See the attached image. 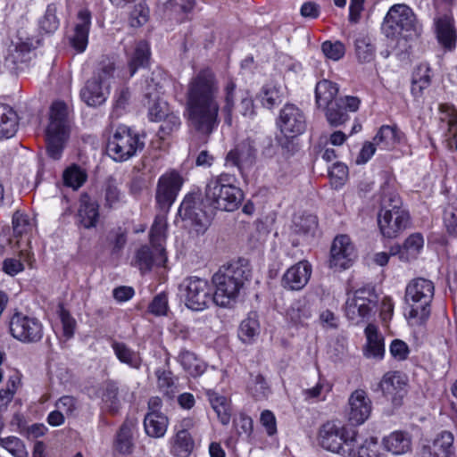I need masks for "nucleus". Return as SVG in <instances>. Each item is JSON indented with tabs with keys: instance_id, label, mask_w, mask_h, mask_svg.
<instances>
[{
	"instance_id": "nucleus-52",
	"label": "nucleus",
	"mask_w": 457,
	"mask_h": 457,
	"mask_svg": "<svg viewBox=\"0 0 457 457\" xmlns=\"http://www.w3.org/2000/svg\"><path fill=\"white\" fill-rule=\"evenodd\" d=\"M317 217L312 214L299 215L294 219V232L299 235L312 234L317 228Z\"/></svg>"
},
{
	"instance_id": "nucleus-11",
	"label": "nucleus",
	"mask_w": 457,
	"mask_h": 457,
	"mask_svg": "<svg viewBox=\"0 0 457 457\" xmlns=\"http://www.w3.org/2000/svg\"><path fill=\"white\" fill-rule=\"evenodd\" d=\"M9 332L13 338L23 344H37L44 337V325L33 315L16 312L10 318Z\"/></svg>"
},
{
	"instance_id": "nucleus-24",
	"label": "nucleus",
	"mask_w": 457,
	"mask_h": 457,
	"mask_svg": "<svg viewBox=\"0 0 457 457\" xmlns=\"http://www.w3.org/2000/svg\"><path fill=\"white\" fill-rule=\"evenodd\" d=\"M90 25V12L87 10L79 11L73 34L70 37L71 46L78 53H83L87 46Z\"/></svg>"
},
{
	"instance_id": "nucleus-5",
	"label": "nucleus",
	"mask_w": 457,
	"mask_h": 457,
	"mask_svg": "<svg viewBox=\"0 0 457 457\" xmlns=\"http://www.w3.org/2000/svg\"><path fill=\"white\" fill-rule=\"evenodd\" d=\"M357 430L335 421H327L318 433L320 445L343 457L355 455L359 443Z\"/></svg>"
},
{
	"instance_id": "nucleus-60",
	"label": "nucleus",
	"mask_w": 457,
	"mask_h": 457,
	"mask_svg": "<svg viewBox=\"0 0 457 457\" xmlns=\"http://www.w3.org/2000/svg\"><path fill=\"white\" fill-rule=\"evenodd\" d=\"M33 224L29 217L21 212H15L12 216V228L15 237H21L32 230Z\"/></svg>"
},
{
	"instance_id": "nucleus-40",
	"label": "nucleus",
	"mask_w": 457,
	"mask_h": 457,
	"mask_svg": "<svg viewBox=\"0 0 457 457\" xmlns=\"http://www.w3.org/2000/svg\"><path fill=\"white\" fill-rule=\"evenodd\" d=\"M150 46L145 41H139L129 60V75L132 77L139 68H145L150 59Z\"/></svg>"
},
{
	"instance_id": "nucleus-20",
	"label": "nucleus",
	"mask_w": 457,
	"mask_h": 457,
	"mask_svg": "<svg viewBox=\"0 0 457 457\" xmlns=\"http://www.w3.org/2000/svg\"><path fill=\"white\" fill-rule=\"evenodd\" d=\"M406 381L399 372H388L384 375L379 383V387L384 395L389 399L395 406H400L406 395Z\"/></svg>"
},
{
	"instance_id": "nucleus-56",
	"label": "nucleus",
	"mask_w": 457,
	"mask_h": 457,
	"mask_svg": "<svg viewBox=\"0 0 457 457\" xmlns=\"http://www.w3.org/2000/svg\"><path fill=\"white\" fill-rule=\"evenodd\" d=\"M161 121L162 122L159 128L157 135L162 140L165 139L166 137L177 131L181 125L179 116L173 112H168Z\"/></svg>"
},
{
	"instance_id": "nucleus-23",
	"label": "nucleus",
	"mask_w": 457,
	"mask_h": 457,
	"mask_svg": "<svg viewBox=\"0 0 457 457\" xmlns=\"http://www.w3.org/2000/svg\"><path fill=\"white\" fill-rule=\"evenodd\" d=\"M454 437L449 431H442L431 445L422 446L421 457H451L454 453Z\"/></svg>"
},
{
	"instance_id": "nucleus-3",
	"label": "nucleus",
	"mask_w": 457,
	"mask_h": 457,
	"mask_svg": "<svg viewBox=\"0 0 457 457\" xmlns=\"http://www.w3.org/2000/svg\"><path fill=\"white\" fill-rule=\"evenodd\" d=\"M251 273L250 263L244 258L220 267L212 279L215 287L213 303L221 307H228L235 303Z\"/></svg>"
},
{
	"instance_id": "nucleus-28",
	"label": "nucleus",
	"mask_w": 457,
	"mask_h": 457,
	"mask_svg": "<svg viewBox=\"0 0 457 457\" xmlns=\"http://www.w3.org/2000/svg\"><path fill=\"white\" fill-rule=\"evenodd\" d=\"M403 138L404 134L397 126L383 125L373 137V141L381 149L389 150L401 143Z\"/></svg>"
},
{
	"instance_id": "nucleus-26",
	"label": "nucleus",
	"mask_w": 457,
	"mask_h": 457,
	"mask_svg": "<svg viewBox=\"0 0 457 457\" xmlns=\"http://www.w3.org/2000/svg\"><path fill=\"white\" fill-rule=\"evenodd\" d=\"M79 223L85 228H96L99 219V205L87 193H83L79 197V207L78 210Z\"/></svg>"
},
{
	"instance_id": "nucleus-61",
	"label": "nucleus",
	"mask_w": 457,
	"mask_h": 457,
	"mask_svg": "<svg viewBox=\"0 0 457 457\" xmlns=\"http://www.w3.org/2000/svg\"><path fill=\"white\" fill-rule=\"evenodd\" d=\"M444 223L450 235H457V199H453L445 208Z\"/></svg>"
},
{
	"instance_id": "nucleus-2",
	"label": "nucleus",
	"mask_w": 457,
	"mask_h": 457,
	"mask_svg": "<svg viewBox=\"0 0 457 457\" xmlns=\"http://www.w3.org/2000/svg\"><path fill=\"white\" fill-rule=\"evenodd\" d=\"M219 80L210 68L201 69L187 89V121L191 129L208 138L219 127Z\"/></svg>"
},
{
	"instance_id": "nucleus-59",
	"label": "nucleus",
	"mask_w": 457,
	"mask_h": 457,
	"mask_svg": "<svg viewBox=\"0 0 457 457\" xmlns=\"http://www.w3.org/2000/svg\"><path fill=\"white\" fill-rule=\"evenodd\" d=\"M0 445L15 457L28 456L23 442L16 436L0 437Z\"/></svg>"
},
{
	"instance_id": "nucleus-22",
	"label": "nucleus",
	"mask_w": 457,
	"mask_h": 457,
	"mask_svg": "<svg viewBox=\"0 0 457 457\" xmlns=\"http://www.w3.org/2000/svg\"><path fill=\"white\" fill-rule=\"evenodd\" d=\"M256 154L257 149L253 142L250 139H246L228 153L226 163L235 166L242 171L245 167H250L254 163Z\"/></svg>"
},
{
	"instance_id": "nucleus-55",
	"label": "nucleus",
	"mask_w": 457,
	"mask_h": 457,
	"mask_svg": "<svg viewBox=\"0 0 457 457\" xmlns=\"http://www.w3.org/2000/svg\"><path fill=\"white\" fill-rule=\"evenodd\" d=\"M57 6L55 4H50L46 7V11L40 20V28L46 33H54L60 25V21L56 15Z\"/></svg>"
},
{
	"instance_id": "nucleus-58",
	"label": "nucleus",
	"mask_w": 457,
	"mask_h": 457,
	"mask_svg": "<svg viewBox=\"0 0 457 457\" xmlns=\"http://www.w3.org/2000/svg\"><path fill=\"white\" fill-rule=\"evenodd\" d=\"M248 390L255 400H262L267 398L270 393V387L261 374L253 377L248 384Z\"/></svg>"
},
{
	"instance_id": "nucleus-14",
	"label": "nucleus",
	"mask_w": 457,
	"mask_h": 457,
	"mask_svg": "<svg viewBox=\"0 0 457 457\" xmlns=\"http://www.w3.org/2000/svg\"><path fill=\"white\" fill-rule=\"evenodd\" d=\"M277 124L286 137L294 138L305 131L306 118L300 108L287 104L280 110Z\"/></svg>"
},
{
	"instance_id": "nucleus-43",
	"label": "nucleus",
	"mask_w": 457,
	"mask_h": 457,
	"mask_svg": "<svg viewBox=\"0 0 457 457\" xmlns=\"http://www.w3.org/2000/svg\"><path fill=\"white\" fill-rule=\"evenodd\" d=\"M260 323L255 312H251L248 316L240 323L238 337L244 343H252L259 335Z\"/></svg>"
},
{
	"instance_id": "nucleus-9",
	"label": "nucleus",
	"mask_w": 457,
	"mask_h": 457,
	"mask_svg": "<svg viewBox=\"0 0 457 457\" xmlns=\"http://www.w3.org/2000/svg\"><path fill=\"white\" fill-rule=\"evenodd\" d=\"M378 303L375 286L367 284L348 294L345 304V316L356 324L368 321L375 315Z\"/></svg>"
},
{
	"instance_id": "nucleus-41",
	"label": "nucleus",
	"mask_w": 457,
	"mask_h": 457,
	"mask_svg": "<svg viewBox=\"0 0 457 457\" xmlns=\"http://www.w3.org/2000/svg\"><path fill=\"white\" fill-rule=\"evenodd\" d=\"M195 447L191 434L175 432L170 439V452L175 457H188Z\"/></svg>"
},
{
	"instance_id": "nucleus-18",
	"label": "nucleus",
	"mask_w": 457,
	"mask_h": 457,
	"mask_svg": "<svg viewBox=\"0 0 457 457\" xmlns=\"http://www.w3.org/2000/svg\"><path fill=\"white\" fill-rule=\"evenodd\" d=\"M372 403L363 389L354 390L348 398L347 415L349 420L361 425L368 420L371 413Z\"/></svg>"
},
{
	"instance_id": "nucleus-29",
	"label": "nucleus",
	"mask_w": 457,
	"mask_h": 457,
	"mask_svg": "<svg viewBox=\"0 0 457 457\" xmlns=\"http://www.w3.org/2000/svg\"><path fill=\"white\" fill-rule=\"evenodd\" d=\"M383 445L393 454H404L411 449V438L408 433L395 431L383 438Z\"/></svg>"
},
{
	"instance_id": "nucleus-35",
	"label": "nucleus",
	"mask_w": 457,
	"mask_h": 457,
	"mask_svg": "<svg viewBox=\"0 0 457 457\" xmlns=\"http://www.w3.org/2000/svg\"><path fill=\"white\" fill-rule=\"evenodd\" d=\"M168 424V418L162 412H147L144 419L145 433L155 438L165 435Z\"/></svg>"
},
{
	"instance_id": "nucleus-57",
	"label": "nucleus",
	"mask_w": 457,
	"mask_h": 457,
	"mask_svg": "<svg viewBox=\"0 0 457 457\" xmlns=\"http://www.w3.org/2000/svg\"><path fill=\"white\" fill-rule=\"evenodd\" d=\"M355 52L361 62H370L375 56V46L367 37H359L355 40Z\"/></svg>"
},
{
	"instance_id": "nucleus-37",
	"label": "nucleus",
	"mask_w": 457,
	"mask_h": 457,
	"mask_svg": "<svg viewBox=\"0 0 457 457\" xmlns=\"http://www.w3.org/2000/svg\"><path fill=\"white\" fill-rule=\"evenodd\" d=\"M431 84V69L427 63L419 64L413 73L411 79V94L415 97L423 95V90L428 88Z\"/></svg>"
},
{
	"instance_id": "nucleus-47",
	"label": "nucleus",
	"mask_w": 457,
	"mask_h": 457,
	"mask_svg": "<svg viewBox=\"0 0 457 457\" xmlns=\"http://www.w3.org/2000/svg\"><path fill=\"white\" fill-rule=\"evenodd\" d=\"M424 239L420 233L410 235L404 241L403 249L400 251L401 259L409 261L415 259L423 248Z\"/></svg>"
},
{
	"instance_id": "nucleus-16",
	"label": "nucleus",
	"mask_w": 457,
	"mask_h": 457,
	"mask_svg": "<svg viewBox=\"0 0 457 457\" xmlns=\"http://www.w3.org/2000/svg\"><path fill=\"white\" fill-rule=\"evenodd\" d=\"M361 100L357 96L339 97L325 106V116L331 127H339L349 120L348 112H354L360 107Z\"/></svg>"
},
{
	"instance_id": "nucleus-12",
	"label": "nucleus",
	"mask_w": 457,
	"mask_h": 457,
	"mask_svg": "<svg viewBox=\"0 0 457 457\" xmlns=\"http://www.w3.org/2000/svg\"><path fill=\"white\" fill-rule=\"evenodd\" d=\"M185 304L193 311L206 309L213 302L212 288L209 282L199 277L186 278L180 285Z\"/></svg>"
},
{
	"instance_id": "nucleus-62",
	"label": "nucleus",
	"mask_w": 457,
	"mask_h": 457,
	"mask_svg": "<svg viewBox=\"0 0 457 457\" xmlns=\"http://www.w3.org/2000/svg\"><path fill=\"white\" fill-rule=\"evenodd\" d=\"M321 50L326 57L333 61L342 59L345 54V46L340 41H325L321 45Z\"/></svg>"
},
{
	"instance_id": "nucleus-38",
	"label": "nucleus",
	"mask_w": 457,
	"mask_h": 457,
	"mask_svg": "<svg viewBox=\"0 0 457 457\" xmlns=\"http://www.w3.org/2000/svg\"><path fill=\"white\" fill-rule=\"evenodd\" d=\"M177 359L184 370L192 377L202 375L206 369L205 363L195 353L187 349H182Z\"/></svg>"
},
{
	"instance_id": "nucleus-63",
	"label": "nucleus",
	"mask_w": 457,
	"mask_h": 457,
	"mask_svg": "<svg viewBox=\"0 0 457 457\" xmlns=\"http://www.w3.org/2000/svg\"><path fill=\"white\" fill-rule=\"evenodd\" d=\"M168 309V297L165 293L155 295L148 305V312L154 316L166 315Z\"/></svg>"
},
{
	"instance_id": "nucleus-13",
	"label": "nucleus",
	"mask_w": 457,
	"mask_h": 457,
	"mask_svg": "<svg viewBox=\"0 0 457 457\" xmlns=\"http://www.w3.org/2000/svg\"><path fill=\"white\" fill-rule=\"evenodd\" d=\"M182 185L183 179L176 170L165 172L159 178L155 192V201L161 212H169L171 205L176 201Z\"/></svg>"
},
{
	"instance_id": "nucleus-50",
	"label": "nucleus",
	"mask_w": 457,
	"mask_h": 457,
	"mask_svg": "<svg viewBox=\"0 0 457 457\" xmlns=\"http://www.w3.org/2000/svg\"><path fill=\"white\" fill-rule=\"evenodd\" d=\"M116 450L122 453L128 454L132 452V424L125 421L120 428L115 440Z\"/></svg>"
},
{
	"instance_id": "nucleus-30",
	"label": "nucleus",
	"mask_w": 457,
	"mask_h": 457,
	"mask_svg": "<svg viewBox=\"0 0 457 457\" xmlns=\"http://www.w3.org/2000/svg\"><path fill=\"white\" fill-rule=\"evenodd\" d=\"M367 338L364 354L367 357L382 358L385 353L384 338L376 325L369 323L364 329Z\"/></svg>"
},
{
	"instance_id": "nucleus-17",
	"label": "nucleus",
	"mask_w": 457,
	"mask_h": 457,
	"mask_svg": "<svg viewBox=\"0 0 457 457\" xmlns=\"http://www.w3.org/2000/svg\"><path fill=\"white\" fill-rule=\"evenodd\" d=\"M162 88L160 82L154 81V79L146 80L145 89V105L148 109V118L151 121H161L164 115L169 112L168 104L163 101L161 96V89Z\"/></svg>"
},
{
	"instance_id": "nucleus-8",
	"label": "nucleus",
	"mask_w": 457,
	"mask_h": 457,
	"mask_svg": "<svg viewBox=\"0 0 457 457\" xmlns=\"http://www.w3.org/2000/svg\"><path fill=\"white\" fill-rule=\"evenodd\" d=\"M68 111L65 103L54 102L51 106L50 122L46 129V150L49 157L59 160L69 136Z\"/></svg>"
},
{
	"instance_id": "nucleus-21",
	"label": "nucleus",
	"mask_w": 457,
	"mask_h": 457,
	"mask_svg": "<svg viewBox=\"0 0 457 457\" xmlns=\"http://www.w3.org/2000/svg\"><path fill=\"white\" fill-rule=\"evenodd\" d=\"M312 265L307 261H301L291 266L282 277L281 285L288 290L298 291L308 283L312 275Z\"/></svg>"
},
{
	"instance_id": "nucleus-10",
	"label": "nucleus",
	"mask_w": 457,
	"mask_h": 457,
	"mask_svg": "<svg viewBox=\"0 0 457 457\" xmlns=\"http://www.w3.org/2000/svg\"><path fill=\"white\" fill-rule=\"evenodd\" d=\"M144 141L140 135L126 125L116 128L107 142L108 155L116 162H125L143 150Z\"/></svg>"
},
{
	"instance_id": "nucleus-1",
	"label": "nucleus",
	"mask_w": 457,
	"mask_h": 457,
	"mask_svg": "<svg viewBox=\"0 0 457 457\" xmlns=\"http://www.w3.org/2000/svg\"><path fill=\"white\" fill-rule=\"evenodd\" d=\"M236 175L222 172L217 176H212L206 182L204 199L203 204L210 210H204L196 204V196L188 194L183 199L179 214L189 220L196 227V230H204L209 225L213 210L233 212L237 210L244 200V193L237 185Z\"/></svg>"
},
{
	"instance_id": "nucleus-15",
	"label": "nucleus",
	"mask_w": 457,
	"mask_h": 457,
	"mask_svg": "<svg viewBox=\"0 0 457 457\" xmlns=\"http://www.w3.org/2000/svg\"><path fill=\"white\" fill-rule=\"evenodd\" d=\"M378 224L384 237L395 238L411 225V216L408 211L378 212Z\"/></svg>"
},
{
	"instance_id": "nucleus-34",
	"label": "nucleus",
	"mask_w": 457,
	"mask_h": 457,
	"mask_svg": "<svg viewBox=\"0 0 457 457\" xmlns=\"http://www.w3.org/2000/svg\"><path fill=\"white\" fill-rule=\"evenodd\" d=\"M154 374L158 390L168 399H173L179 393V378L170 370L157 369Z\"/></svg>"
},
{
	"instance_id": "nucleus-51",
	"label": "nucleus",
	"mask_w": 457,
	"mask_h": 457,
	"mask_svg": "<svg viewBox=\"0 0 457 457\" xmlns=\"http://www.w3.org/2000/svg\"><path fill=\"white\" fill-rule=\"evenodd\" d=\"M157 257V252H155V256H154L150 247L148 245H143L137 250L136 253V265L142 272L148 271L152 269L154 263L158 265L164 264V262H161L160 257Z\"/></svg>"
},
{
	"instance_id": "nucleus-36",
	"label": "nucleus",
	"mask_w": 457,
	"mask_h": 457,
	"mask_svg": "<svg viewBox=\"0 0 457 457\" xmlns=\"http://www.w3.org/2000/svg\"><path fill=\"white\" fill-rule=\"evenodd\" d=\"M30 51L31 44L29 43L21 42L12 44L8 47L7 54L4 58L5 65L11 70L18 68L20 63H23L28 61Z\"/></svg>"
},
{
	"instance_id": "nucleus-33",
	"label": "nucleus",
	"mask_w": 457,
	"mask_h": 457,
	"mask_svg": "<svg viewBox=\"0 0 457 457\" xmlns=\"http://www.w3.org/2000/svg\"><path fill=\"white\" fill-rule=\"evenodd\" d=\"M18 129V116L7 104H0V140L10 138Z\"/></svg>"
},
{
	"instance_id": "nucleus-64",
	"label": "nucleus",
	"mask_w": 457,
	"mask_h": 457,
	"mask_svg": "<svg viewBox=\"0 0 457 457\" xmlns=\"http://www.w3.org/2000/svg\"><path fill=\"white\" fill-rule=\"evenodd\" d=\"M359 457H382L380 446L376 438L371 437L357 448Z\"/></svg>"
},
{
	"instance_id": "nucleus-54",
	"label": "nucleus",
	"mask_w": 457,
	"mask_h": 457,
	"mask_svg": "<svg viewBox=\"0 0 457 457\" xmlns=\"http://www.w3.org/2000/svg\"><path fill=\"white\" fill-rule=\"evenodd\" d=\"M122 198V194L118 187L116 179L109 177L104 184V205L108 208L115 207Z\"/></svg>"
},
{
	"instance_id": "nucleus-7",
	"label": "nucleus",
	"mask_w": 457,
	"mask_h": 457,
	"mask_svg": "<svg viewBox=\"0 0 457 457\" xmlns=\"http://www.w3.org/2000/svg\"><path fill=\"white\" fill-rule=\"evenodd\" d=\"M382 29L387 37L401 36L411 39L421 34L422 27L409 6L395 4L386 13Z\"/></svg>"
},
{
	"instance_id": "nucleus-4",
	"label": "nucleus",
	"mask_w": 457,
	"mask_h": 457,
	"mask_svg": "<svg viewBox=\"0 0 457 457\" xmlns=\"http://www.w3.org/2000/svg\"><path fill=\"white\" fill-rule=\"evenodd\" d=\"M435 295L434 283L425 278H415L405 288L404 301L409 307L406 314L412 326L424 325L431 314V303Z\"/></svg>"
},
{
	"instance_id": "nucleus-31",
	"label": "nucleus",
	"mask_w": 457,
	"mask_h": 457,
	"mask_svg": "<svg viewBox=\"0 0 457 457\" xmlns=\"http://www.w3.org/2000/svg\"><path fill=\"white\" fill-rule=\"evenodd\" d=\"M242 92H246L244 89H237V85L233 79H228L223 87V107L222 112L225 116V123L228 125L232 124V115L236 108V102L239 101V95Z\"/></svg>"
},
{
	"instance_id": "nucleus-19",
	"label": "nucleus",
	"mask_w": 457,
	"mask_h": 457,
	"mask_svg": "<svg viewBox=\"0 0 457 457\" xmlns=\"http://www.w3.org/2000/svg\"><path fill=\"white\" fill-rule=\"evenodd\" d=\"M355 257L354 248L350 238L345 235L337 237L330 250V266L347 269Z\"/></svg>"
},
{
	"instance_id": "nucleus-39",
	"label": "nucleus",
	"mask_w": 457,
	"mask_h": 457,
	"mask_svg": "<svg viewBox=\"0 0 457 457\" xmlns=\"http://www.w3.org/2000/svg\"><path fill=\"white\" fill-rule=\"evenodd\" d=\"M338 87L336 83L322 79L316 84L315 100L319 107H325L334 102L338 94Z\"/></svg>"
},
{
	"instance_id": "nucleus-53",
	"label": "nucleus",
	"mask_w": 457,
	"mask_h": 457,
	"mask_svg": "<svg viewBox=\"0 0 457 457\" xmlns=\"http://www.w3.org/2000/svg\"><path fill=\"white\" fill-rule=\"evenodd\" d=\"M119 395V387L114 381L107 382L104 392L103 395V401L106 405L108 411L112 414L118 412L120 403L118 397Z\"/></svg>"
},
{
	"instance_id": "nucleus-42",
	"label": "nucleus",
	"mask_w": 457,
	"mask_h": 457,
	"mask_svg": "<svg viewBox=\"0 0 457 457\" xmlns=\"http://www.w3.org/2000/svg\"><path fill=\"white\" fill-rule=\"evenodd\" d=\"M87 179V173L85 169L78 164H71L62 172L63 185L73 190L80 188Z\"/></svg>"
},
{
	"instance_id": "nucleus-49",
	"label": "nucleus",
	"mask_w": 457,
	"mask_h": 457,
	"mask_svg": "<svg viewBox=\"0 0 457 457\" xmlns=\"http://www.w3.org/2000/svg\"><path fill=\"white\" fill-rule=\"evenodd\" d=\"M386 211H389L390 212H396V211H407L403 207V203L399 195L389 187H384L382 188L379 212H385Z\"/></svg>"
},
{
	"instance_id": "nucleus-45",
	"label": "nucleus",
	"mask_w": 457,
	"mask_h": 457,
	"mask_svg": "<svg viewBox=\"0 0 457 457\" xmlns=\"http://www.w3.org/2000/svg\"><path fill=\"white\" fill-rule=\"evenodd\" d=\"M441 113L440 120L445 122L450 137H453V144L457 150V109L448 104H441L439 105Z\"/></svg>"
},
{
	"instance_id": "nucleus-44",
	"label": "nucleus",
	"mask_w": 457,
	"mask_h": 457,
	"mask_svg": "<svg viewBox=\"0 0 457 457\" xmlns=\"http://www.w3.org/2000/svg\"><path fill=\"white\" fill-rule=\"evenodd\" d=\"M207 395L210 403L214 411L217 413L220 421L223 425L228 424L230 420V407L227 397L220 395L213 391H209Z\"/></svg>"
},
{
	"instance_id": "nucleus-27",
	"label": "nucleus",
	"mask_w": 457,
	"mask_h": 457,
	"mask_svg": "<svg viewBox=\"0 0 457 457\" xmlns=\"http://www.w3.org/2000/svg\"><path fill=\"white\" fill-rule=\"evenodd\" d=\"M436 27L439 43L448 50L453 49L456 45L457 34L453 19L448 15L441 16L436 20Z\"/></svg>"
},
{
	"instance_id": "nucleus-46",
	"label": "nucleus",
	"mask_w": 457,
	"mask_h": 457,
	"mask_svg": "<svg viewBox=\"0 0 457 457\" xmlns=\"http://www.w3.org/2000/svg\"><path fill=\"white\" fill-rule=\"evenodd\" d=\"M287 316L294 324L303 326L312 316L309 303L305 300L295 301L287 311Z\"/></svg>"
},
{
	"instance_id": "nucleus-48",
	"label": "nucleus",
	"mask_w": 457,
	"mask_h": 457,
	"mask_svg": "<svg viewBox=\"0 0 457 457\" xmlns=\"http://www.w3.org/2000/svg\"><path fill=\"white\" fill-rule=\"evenodd\" d=\"M261 96L262 105L271 109L281 104L283 100L282 87L274 83H268L262 87Z\"/></svg>"
},
{
	"instance_id": "nucleus-6",
	"label": "nucleus",
	"mask_w": 457,
	"mask_h": 457,
	"mask_svg": "<svg viewBox=\"0 0 457 457\" xmlns=\"http://www.w3.org/2000/svg\"><path fill=\"white\" fill-rule=\"evenodd\" d=\"M115 71L114 61L109 56H103L93 76L80 90V97L88 106L103 104L110 94V82Z\"/></svg>"
},
{
	"instance_id": "nucleus-32",
	"label": "nucleus",
	"mask_w": 457,
	"mask_h": 457,
	"mask_svg": "<svg viewBox=\"0 0 457 457\" xmlns=\"http://www.w3.org/2000/svg\"><path fill=\"white\" fill-rule=\"evenodd\" d=\"M112 348L117 359L131 369L139 370L143 360L139 352L134 351L123 342L113 341Z\"/></svg>"
},
{
	"instance_id": "nucleus-25",
	"label": "nucleus",
	"mask_w": 457,
	"mask_h": 457,
	"mask_svg": "<svg viewBox=\"0 0 457 457\" xmlns=\"http://www.w3.org/2000/svg\"><path fill=\"white\" fill-rule=\"evenodd\" d=\"M166 214L161 212L154 218L149 233L151 246L158 253L162 262L167 261L164 244L166 241L167 219Z\"/></svg>"
}]
</instances>
